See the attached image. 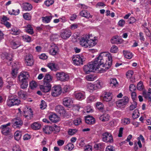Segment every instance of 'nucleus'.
I'll list each match as a JSON object with an SVG mask.
<instances>
[{"instance_id":"1","label":"nucleus","mask_w":151,"mask_h":151,"mask_svg":"<svg viewBox=\"0 0 151 151\" xmlns=\"http://www.w3.org/2000/svg\"><path fill=\"white\" fill-rule=\"evenodd\" d=\"M112 57L110 53H101L94 61L90 62L83 67V70L86 74L94 71L99 68L100 66L102 65L107 69L109 68L112 64Z\"/></svg>"},{"instance_id":"2","label":"nucleus","mask_w":151,"mask_h":151,"mask_svg":"<svg viewBox=\"0 0 151 151\" xmlns=\"http://www.w3.org/2000/svg\"><path fill=\"white\" fill-rule=\"evenodd\" d=\"M43 132L46 134H51L53 131H55V133L58 132L60 131V128L55 125L54 127L47 125L44 126L42 128Z\"/></svg>"},{"instance_id":"3","label":"nucleus","mask_w":151,"mask_h":151,"mask_svg":"<svg viewBox=\"0 0 151 151\" xmlns=\"http://www.w3.org/2000/svg\"><path fill=\"white\" fill-rule=\"evenodd\" d=\"M72 60L74 65L80 66L84 64L85 58L83 56L76 55L73 56Z\"/></svg>"},{"instance_id":"4","label":"nucleus","mask_w":151,"mask_h":151,"mask_svg":"<svg viewBox=\"0 0 151 151\" xmlns=\"http://www.w3.org/2000/svg\"><path fill=\"white\" fill-rule=\"evenodd\" d=\"M129 101V99L128 97L125 96L122 99L116 101V104L118 107L122 109L125 107Z\"/></svg>"},{"instance_id":"5","label":"nucleus","mask_w":151,"mask_h":151,"mask_svg":"<svg viewBox=\"0 0 151 151\" xmlns=\"http://www.w3.org/2000/svg\"><path fill=\"white\" fill-rule=\"evenodd\" d=\"M20 101L15 97L9 98L6 101L7 105L9 107L14 105H18L20 104Z\"/></svg>"},{"instance_id":"6","label":"nucleus","mask_w":151,"mask_h":151,"mask_svg":"<svg viewBox=\"0 0 151 151\" xmlns=\"http://www.w3.org/2000/svg\"><path fill=\"white\" fill-rule=\"evenodd\" d=\"M11 123H8L6 124L3 125L1 126L0 129H1V133L4 135H8L10 134L11 131V129L8 127L10 126Z\"/></svg>"},{"instance_id":"7","label":"nucleus","mask_w":151,"mask_h":151,"mask_svg":"<svg viewBox=\"0 0 151 151\" xmlns=\"http://www.w3.org/2000/svg\"><path fill=\"white\" fill-rule=\"evenodd\" d=\"M57 79L61 81L65 82L69 79L68 75L64 73H57L56 74Z\"/></svg>"},{"instance_id":"8","label":"nucleus","mask_w":151,"mask_h":151,"mask_svg":"<svg viewBox=\"0 0 151 151\" xmlns=\"http://www.w3.org/2000/svg\"><path fill=\"white\" fill-rule=\"evenodd\" d=\"M90 35H86L81 38L79 43L80 45L84 48H87L88 45V41L90 37Z\"/></svg>"},{"instance_id":"9","label":"nucleus","mask_w":151,"mask_h":151,"mask_svg":"<svg viewBox=\"0 0 151 151\" xmlns=\"http://www.w3.org/2000/svg\"><path fill=\"white\" fill-rule=\"evenodd\" d=\"M61 92V86H55L52 88L51 95L53 97H56L60 95Z\"/></svg>"},{"instance_id":"10","label":"nucleus","mask_w":151,"mask_h":151,"mask_svg":"<svg viewBox=\"0 0 151 151\" xmlns=\"http://www.w3.org/2000/svg\"><path fill=\"white\" fill-rule=\"evenodd\" d=\"M102 139L104 142L112 143L113 142L112 135L108 132H106L102 134Z\"/></svg>"},{"instance_id":"11","label":"nucleus","mask_w":151,"mask_h":151,"mask_svg":"<svg viewBox=\"0 0 151 151\" xmlns=\"http://www.w3.org/2000/svg\"><path fill=\"white\" fill-rule=\"evenodd\" d=\"M71 35V31L66 29L62 30L60 33L61 37L63 39H66L68 38Z\"/></svg>"},{"instance_id":"12","label":"nucleus","mask_w":151,"mask_h":151,"mask_svg":"<svg viewBox=\"0 0 151 151\" xmlns=\"http://www.w3.org/2000/svg\"><path fill=\"white\" fill-rule=\"evenodd\" d=\"M40 88L42 92L44 93L48 92L51 90V85L50 84L44 83L43 85L40 86Z\"/></svg>"},{"instance_id":"13","label":"nucleus","mask_w":151,"mask_h":151,"mask_svg":"<svg viewBox=\"0 0 151 151\" xmlns=\"http://www.w3.org/2000/svg\"><path fill=\"white\" fill-rule=\"evenodd\" d=\"M25 60L26 64L28 66H31L33 64V57L31 55L28 54L26 55Z\"/></svg>"},{"instance_id":"14","label":"nucleus","mask_w":151,"mask_h":151,"mask_svg":"<svg viewBox=\"0 0 151 151\" xmlns=\"http://www.w3.org/2000/svg\"><path fill=\"white\" fill-rule=\"evenodd\" d=\"M29 77V73L27 72H23L18 76V78L19 81L21 80L28 81Z\"/></svg>"},{"instance_id":"15","label":"nucleus","mask_w":151,"mask_h":151,"mask_svg":"<svg viewBox=\"0 0 151 151\" xmlns=\"http://www.w3.org/2000/svg\"><path fill=\"white\" fill-rule=\"evenodd\" d=\"M13 122V126L14 128H20L23 124V122L20 119H14Z\"/></svg>"},{"instance_id":"16","label":"nucleus","mask_w":151,"mask_h":151,"mask_svg":"<svg viewBox=\"0 0 151 151\" xmlns=\"http://www.w3.org/2000/svg\"><path fill=\"white\" fill-rule=\"evenodd\" d=\"M74 96L78 100H83L86 97L85 93L83 91L75 93Z\"/></svg>"},{"instance_id":"17","label":"nucleus","mask_w":151,"mask_h":151,"mask_svg":"<svg viewBox=\"0 0 151 151\" xmlns=\"http://www.w3.org/2000/svg\"><path fill=\"white\" fill-rule=\"evenodd\" d=\"M90 37L89 39L88 40V48H90L94 46L96 44V39H95V38L94 39L92 38V34L90 35Z\"/></svg>"},{"instance_id":"18","label":"nucleus","mask_w":151,"mask_h":151,"mask_svg":"<svg viewBox=\"0 0 151 151\" xmlns=\"http://www.w3.org/2000/svg\"><path fill=\"white\" fill-rule=\"evenodd\" d=\"M73 103V100L70 97H65L63 99V103L65 106H70Z\"/></svg>"},{"instance_id":"19","label":"nucleus","mask_w":151,"mask_h":151,"mask_svg":"<svg viewBox=\"0 0 151 151\" xmlns=\"http://www.w3.org/2000/svg\"><path fill=\"white\" fill-rule=\"evenodd\" d=\"M85 122L88 124H92L95 122V119L92 116H85Z\"/></svg>"},{"instance_id":"20","label":"nucleus","mask_w":151,"mask_h":151,"mask_svg":"<svg viewBox=\"0 0 151 151\" xmlns=\"http://www.w3.org/2000/svg\"><path fill=\"white\" fill-rule=\"evenodd\" d=\"M112 96V94L110 92L105 93L104 96L103 97V100L105 101H109L111 100Z\"/></svg>"},{"instance_id":"21","label":"nucleus","mask_w":151,"mask_h":151,"mask_svg":"<svg viewBox=\"0 0 151 151\" xmlns=\"http://www.w3.org/2000/svg\"><path fill=\"white\" fill-rule=\"evenodd\" d=\"M52 77L48 74H46L44 78V83L50 84L52 82Z\"/></svg>"},{"instance_id":"22","label":"nucleus","mask_w":151,"mask_h":151,"mask_svg":"<svg viewBox=\"0 0 151 151\" xmlns=\"http://www.w3.org/2000/svg\"><path fill=\"white\" fill-rule=\"evenodd\" d=\"M49 119L53 122L56 123L60 120V118L55 114H52L49 116Z\"/></svg>"},{"instance_id":"23","label":"nucleus","mask_w":151,"mask_h":151,"mask_svg":"<svg viewBox=\"0 0 151 151\" xmlns=\"http://www.w3.org/2000/svg\"><path fill=\"white\" fill-rule=\"evenodd\" d=\"M99 119L101 121L103 122H106L109 120V116L107 114H104L100 116Z\"/></svg>"},{"instance_id":"24","label":"nucleus","mask_w":151,"mask_h":151,"mask_svg":"<svg viewBox=\"0 0 151 151\" xmlns=\"http://www.w3.org/2000/svg\"><path fill=\"white\" fill-rule=\"evenodd\" d=\"M80 15L87 19L90 17L92 18V16L86 10H83L80 13Z\"/></svg>"},{"instance_id":"25","label":"nucleus","mask_w":151,"mask_h":151,"mask_svg":"<svg viewBox=\"0 0 151 151\" xmlns=\"http://www.w3.org/2000/svg\"><path fill=\"white\" fill-rule=\"evenodd\" d=\"M24 114L27 113L28 114H25L24 116L28 119H30L33 117V112L31 109H29L28 111L24 113Z\"/></svg>"},{"instance_id":"26","label":"nucleus","mask_w":151,"mask_h":151,"mask_svg":"<svg viewBox=\"0 0 151 151\" xmlns=\"http://www.w3.org/2000/svg\"><path fill=\"white\" fill-rule=\"evenodd\" d=\"M32 8V5L28 3H25L23 4V8L25 11H30Z\"/></svg>"},{"instance_id":"27","label":"nucleus","mask_w":151,"mask_h":151,"mask_svg":"<svg viewBox=\"0 0 151 151\" xmlns=\"http://www.w3.org/2000/svg\"><path fill=\"white\" fill-rule=\"evenodd\" d=\"M58 50V47L57 46H53L50 50V54L53 55H55L57 53Z\"/></svg>"},{"instance_id":"28","label":"nucleus","mask_w":151,"mask_h":151,"mask_svg":"<svg viewBox=\"0 0 151 151\" xmlns=\"http://www.w3.org/2000/svg\"><path fill=\"white\" fill-rule=\"evenodd\" d=\"M110 83V85L112 87H115L118 86V82L115 78H111Z\"/></svg>"},{"instance_id":"29","label":"nucleus","mask_w":151,"mask_h":151,"mask_svg":"<svg viewBox=\"0 0 151 151\" xmlns=\"http://www.w3.org/2000/svg\"><path fill=\"white\" fill-rule=\"evenodd\" d=\"M41 127V125L38 122H35L31 125L32 128L34 130H38Z\"/></svg>"},{"instance_id":"30","label":"nucleus","mask_w":151,"mask_h":151,"mask_svg":"<svg viewBox=\"0 0 151 151\" xmlns=\"http://www.w3.org/2000/svg\"><path fill=\"white\" fill-rule=\"evenodd\" d=\"M25 30L27 33L29 34H32L34 33L32 27L30 24L27 25L25 29Z\"/></svg>"},{"instance_id":"31","label":"nucleus","mask_w":151,"mask_h":151,"mask_svg":"<svg viewBox=\"0 0 151 151\" xmlns=\"http://www.w3.org/2000/svg\"><path fill=\"white\" fill-rule=\"evenodd\" d=\"M52 17V16L42 17V22L46 23H48L50 22Z\"/></svg>"},{"instance_id":"32","label":"nucleus","mask_w":151,"mask_h":151,"mask_svg":"<svg viewBox=\"0 0 151 151\" xmlns=\"http://www.w3.org/2000/svg\"><path fill=\"white\" fill-rule=\"evenodd\" d=\"M11 33L13 35H18L20 34V31L17 28L15 27L12 28L10 30Z\"/></svg>"},{"instance_id":"33","label":"nucleus","mask_w":151,"mask_h":151,"mask_svg":"<svg viewBox=\"0 0 151 151\" xmlns=\"http://www.w3.org/2000/svg\"><path fill=\"white\" fill-rule=\"evenodd\" d=\"M94 86L93 84L90 83L87 85V90L90 92H92L94 90Z\"/></svg>"},{"instance_id":"34","label":"nucleus","mask_w":151,"mask_h":151,"mask_svg":"<svg viewBox=\"0 0 151 151\" xmlns=\"http://www.w3.org/2000/svg\"><path fill=\"white\" fill-rule=\"evenodd\" d=\"M123 53L125 57L127 58L130 59L132 57V53L127 51H124Z\"/></svg>"},{"instance_id":"35","label":"nucleus","mask_w":151,"mask_h":151,"mask_svg":"<svg viewBox=\"0 0 151 151\" xmlns=\"http://www.w3.org/2000/svg\"><path fill=\"white\" fill-rule=\"evenodd\" d=\"M96 100V97L94 96H90L87 99V103H91Z\"/></svg>"},{"instance_id":"36","label":"nucleus","mask_w":151,"mask_h":151,"mask_svg":"<svg viewBox=\"0 0 151 151\" xmlns=\"http://www.w3.org/2000/svg\"><path fill=\"white\" fill-rule=\"evenodd\" d=\"M22 136L21 132L17 131H16L14 133V137L15 139L17 140H19Z\"/></svg>"},{"instance_id":"37","label":"nucleus","mask_w":151,"mask_h":151,"mask_svg":"<svg viewBox=\"0 0 151 151\" xmlns=\"http://www.w3.org/2000/svg\"><path fill=\"white\" fill-rule=\"evenodd\" d=\"M20 81L22 82L21 87L23 89L26 88L28 85V81L21 80Z\"/></svg>"},{"instance_id":"38","label":"nucleus","mask_w":151,"mask_h":151,"mask_svg":"<svg viewBox=\"0 0 151 151\" xmlns=\"http://www.w3.org/2000/svg\"><path fill=\"white\" fill-rule=\"evenodd\" d=\"M18 95L19 97L25 99L26 97V93L23 91H20L18 93Z\"/></svg>"},{"instance_id":"39","label":"nucleus","mask_w":151,"mask_h":151,"mask_svg":"<svg viewBox=\"0 0 151 151\" xmlns=\"http://www.w3.org/2000/svg\"><path fill=\"white\" fill-rule=\"evenodd\" d=\"M18 69L17 68L12 69V75L14 78L16 77L18 73Z\"/></svg>"},{"instance_id":"40","label":"nucleus","mask_w":151,"mask_h":151,"mask_svg":"<svg viewBox=\"0 0 151 151\" xmlns=\"http://www.w3.org/2000/svg\"><path fill=\"white\" fill-rule=\"evenodd\" d=\"M130 122V119L128 118H124L122 120V123L124 125L129 124Z\"/></svg>"},{"instance_id":"41","label":"nucleus","mask_w":151,"mask_h":151,"mask_svg":"<svg viewBox=\"0 0 151 151\" xmlns=\"http://www.w3.org/2000/svg\"><path fill=\"white\" fill-rule=\"evenodd\" d=\"M20 11L19 9H17L15 10L14 9H13L12 12L10 11H9V13L11 15H17L19 13Z\"/></svg>"},{"instance_id":"42","label":"nucleus","mask_w":151,"mask_h":151,"mask_svg":"<svg viewBox=\"0 0 151 151\" xmlns=\"http://www.w3.org/2000/svg\"><path fill=\"white\" fill-rule=\"evenodd\" d=\"M139 113L137 109L135 110L132 114V117L134 119L138 118L139 116Z\"/></svg>"},{"instance_id":"43","label":"nucleus","mask_w":151,"mask_h":151,"mask_svg":"<svg viewBox=\"0 0 151 151\" xmlns=\"http://www.w3.org/2000/svg\"><path fill=\"white\" fill-rule=\"evenodd\" d=\"M18 43V42L14 41H12L11 42V45L13 49H16L20 46V45Z\"/></svg>"},{"instance_id":"44","label":"nucleus","mask_w":151,"mask_h":151,"mask_svg":"<svg viewBox=\"0 0 151 151\" xmlns=\"http://www.w3.org/2000/svg\"><path fill=\"white\" fill-rule=\"evenodd\" d=\"M137 103L135 101H133L131 105L129 106V110L132 111L134 109L137 107Z\"/></svg>"},{"instance_id":"45","label":"nucleus","mask_w":151,"mask_h":151,"mask_svg":"<svg viewBox=\"0 0 151 151\" xmlns=\"http://www.w3.org/2000/svg\"><path fill=\"white\" fill-rule=\"evenodd\" d=\"M96 105L97 108L99 110H102L104 108V106L101 102H97L96 103Z\"/></svg>"},{"instance_id":"46","label":"nucleus","mask_w":151,"mask_h":151,"mask_svg":"<svg viewBox=\"0 0 151 151\" xmlns=\"http://www.w3.org/2000/svg\"><path fill=\"white\" fill-rule=\"evenodd\" d=\"M118 51V48L115 45H113L111 47L110 52L111 53H116Z\"/></svg>"},{"instance_id":"47","label":"nucleus","mask_w":151,"mask_h":151,"mask_svg":"<svg viewBox=\"0 0 151 151\" xmlns=\"http://www.w3.org/2000/svg\"><path fill=\"white\" fill-rule=\"evenodd\" d=\"M144 87V86L143 85V82L142 81H140L137 85V89L139 91H141L143 89Z\"/></svg>"},{"instance_id":"48","label":"nucleus","mask_w":151,"mask_h":151,"mask_svg":"<svg viewBox=\"0 0 151 151\" xmlns=\"http://www.w3.org/2000/svg\"><path fill=\"white\" fill-rule=\"evenodd\" d=\"M134 73V72L132 70H128L126 73V76L128 78H131Z\"/></svg>"},{"instance_id":"49","label":"nucleus","mask_w":151,"mask_h":151,"mask_svg":"<svg viewBox=\"0 0 151 151\" xmlns=\"http://www.w3.org/2000/svg\"><path fill=\"white\" fill-rule=\"evenodd\" d=\"M40 108L41 109H45L47 107L46 102L44 100H42L41 104H40Z\"/></svg>"},{"instance_id":"50","label":"nucleus","mask_w":151,"mask_h":151,"mask_svg":"<svg viewBox=\"0 0 151 151\" xmlns=\"http://www.w3.org/2000/svg\"><path fill=\"white\" fill-rule=\"evenodd\" d=\"M29 86L32 89H34L37 86V84L35 81H32L30 83Z\"/></svg>"},{"instance_id":"51","label":"nucleus","mask_w":151,"mask_h":151,"mask_svg":"<svg viewBox=\"0 0 151 151\" xmlns=\"http://www.w3.org/2000/svg\"><path fill=\"white\" fill-rule=\"evenodd\" d=\"M24 41L28 42H30L31 41V38L28 35H25L22 37Z\"/></svg>"},{"instance_id":"52","label":"nucleus","mask_w":151,"mask_h":151,"mask_svg":"<svg viewBox=\"0 0 151 151\" xmlns=\"http://www.w3.org/2000/svg\"><path fill=\"white\" fill-rule=\"evenodd\" d=\"M81 122V119L80 118H78L75 119L73 121V123L76 126H77L80 124Z\"/></svg>"},{"instance_id":"53","label":"nucleus","mask_w":151,"mask_h":151,"mask_svg":"<svg viewBox=\"0 0 151 151\" xmlns=\"http://www.w3.org/2000/svg\"><path fill=\"white\" fill-rule=\"evenodd\" d=\"M74 147V145L71 143H68L66 146V148H68L69 151L71 150Z\"/></svg>"},{"instance_id":"54","label":"nucleus","mask_w":151,"mask_h":151,"mask_svg":"<svg viewBox=\"0 0 151 151\" xmlns=\"http://www.w3.org/2000/svg\"><path fill=\"white\" fill-rule=\"evenodd\" d=\"M54 2L53 0H47L45 2V4L47 6H49L52 5Z\"/></svg>"},{"instance_id":"55","label":"nucleus","mask_w":151,"mask_h":151,"mask_svg":"<svg viewBox=\"0 0 151 151\" xmlns=\"http://www.w3.org/2000/svg\"><path fill=\"white\" fill-rule=\"evenodd\" d=\"M94 77L93 75H89L86 77V79L88 81H92L94 80Z\"/></svg>"},{"instance_id":"56","label":"nucleus","mask_w":151,"mask_h":151,"mask_svg":"<svg viewBox=\"0 0 151 151\" xmlns=\"http://www.w3.org/2000/svg\"><path fill=\"white\" fill-rule=\"evenodd\" d=\"M142 94L145 98H149V99H151V98L150 96V95L148 93L146 90H144L143 91Z\"/></svg>"},{"instance_id":"57","label":"nucleus","mask_w":151,"mask_h":151,"mask_svg":"<svg viewBox=\"0 0 151 151\" xmlns=\"http://www.w3.org/2000/svg\"><path fill=\"white\" fill-rule=\"evenodd\" d=\"M76 129H70L68 131V134L71 135L74 134L77 132Z\"/></svg>"},{"instance_id":"58","label":"nucleus","mask_w":151,"mask_h":151,"mask_svg":"<svg viewBox=\"0 0 151 151\" xmlns=\"http://www.w3.org/2000/svg\"><path fill=\"white\" fill-rule=\"evenodd\" d=\"M24 18L27 20H29L31 19V17L28 13H24L23 15Z\"/></svg>"},{"instance_id":"59","label":"nucleus","mask_w":151,"mask_h":151,"mask_svg":"<svg viewBox=\"0 0 151 151\" xmlns=\"http://www.w3.org/2000/svg\"><path fill=\"white\" fill-rule=\"evenodd\" d=\"M6 57L4 60H5V61L6 62L8 61H11L12 60V56L11 55L9 54H6Z\"/></svg>"},{"instance_id":"60","label":"nucleus","mask_w":151,"mask_h":151,"mask_svg":"<svg viewBox=\"0 0 151 151\" xmlns=\"http://www.w3.org/2000/svg\"><path fill=\"white\" fill-rule=\"evenodd\" d=\"M106 151H115V149L112 146H108L106 148Z\"/></svg>"},{"instance_id":"61","label":"nucleus","mask_w":151,"mask_h":151,"mask_svg":"<svg viewBox=\"0 0 151 151\" xmlns=\"http://www.w3.org/2000/svg\"><path fill=\"white\" fill-rule=\"evenodd\" d=\"M48 67L51 70H53L56 68L55 65L54 63H49Z\"/></svg>"},{"instance_id":"62","label":"nucleus","mask_w":151,"mask_h":151,"mask_svg":"<svg viewBox=\"0 0 151 151\" xmlns=\"http://www.w3.org/2000/svg\"><path fill=\"white\" fill-rule=\"evenodd\" d=\"M84 149L85 151H92V147L91 145H87L84 147Z\"/></svg>"},{"instance_id":"63","label":"nucleus","mask_w":151,"mask_h":151,"mask_svg":"<svg viewBox=\"0 0 151 151\" xmlns=\"http://www.w3.org/2000/svg\"><path fill=\"white\" fill-rule=\"evenodd\" d=\"M129 89L132 92L136 90V87L134 85L132 84L130 85L129 86Z\"/></svg>"},{"instance_id":"64","label":"nucleus","mask_w":151,"mask_h":151,"mask_svg":"<svg viewBox=\"0 0 151 151\" xmlns=\"http://www.w3.org/2000/svg\"><path fill=\"white\" fill-rule=\"evenodd\" d=\"M94 147L96 150H100L101 148V143L96 144L94 146Z\"/></svg>"}]
</instances>
